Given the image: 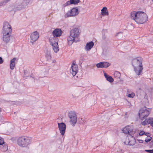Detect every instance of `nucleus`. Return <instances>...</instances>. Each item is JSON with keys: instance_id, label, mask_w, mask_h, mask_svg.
<instances>
[{"instance_id": "a211bd4d", "label": "nucleus", "mask_w": 153, "mask_h": 153, "mask_svg": "<svg viewBox=\"0 0 153 153\" xmlns=\"http://www.w3.org/2000/svg\"><path fill=\"white\" fill-rule=\"evenodd\" d=\"M94 45V43L92 41L87 43L85 47V49L86 51H89L93 47Z\"/></svg>"}, {"instance_id": "5701e85b", "label": "nucleus", "mask_w": 153, "mask_h": 153, "mask_svg": "<svg viewBox=\"0 0 153 153\" xmlns=\"http://www.w3.org/2000/svg\"><path fill=\"white\" fill-rule=\"evenodd\" d=\"M102 39L103 40H105L107 38V35L108 31L106 30H103L102 31Z\"/></svg>"}, {"instance_id": "f3484780", "label": "nucleus", "mask_w": 153, "mask_h": 153, "mask_svg": "<svg viewBox=\"0 0 153 153\" xmlns=\"http://www.w3.org/2000/svg\"><path fill=\"white\" fill-rule=\"evenodd\" d=\"M22 1L21 0H17L15 4V5L17 10H20L24 7L22 5Z\"/></svg>"}, {"instance_id": "7c9ffc66", "label": "nucleus", "mask_w": 153, "mask_h": 153, "mask_svg": "<svg viewBox=\"0 0 153 153\" xmlns=\"http://www.w3.org/2000/svg\"><path fill=\"white\" fill-rule=\"evenodd\" d=\"M114 76L117 78H119L120 76V74L117 71H116L114 73Z\"/></svg>"}, {"instance_id": "1a4fd4ad", "label": "nucleus", "mask_w": 153, "mask_h": 153, "mask_svg": "<svg viewBox=\"0 0 153 153\" xmlns=\"http://www.w3.org/2000/svg\"><path fill=\"white\" fill-rule=\"evenodd\" d=\"M39 37V34L38 32L35 31L33 32L30 35V43L33 45L38 39Z\"/></svg>"}, {"instance_id": "412c9836", "label": "nucleus", "mask_w": 153, "mask_h": 153, "mask_svg": "<svg viewBox=\"0 0 153 153\" xmlns=\"http://www.w3.org/2000/svg\"><path fill=\"white\" fill-rule=\"evenodd\" d=\"M16 60V58H14L13 59L11 60L10 61V68L13 70L14 69L15 65V61Z\"/></svg>"}, {"instance_id": "f704fd0d", "label": "nucleus", "mask_w": 153, "mask_h": 153, "mask_svg": "<svg viewBox=\"0 0 153 153\" xmlns=\"http://www.w3.org/2000/svg\"><path fill=\"white\" fill-rule=\"evenodd\" d=\"M71 4H72L71 2V0H70V1H67L66 3L64 4V5L65 6Z\"/></svg>"}, {"instance_id": "2f4dec72", "label": "nucleus", "mask_w": 153, "mask_h": 153, "mask_svg": "<svg viewBox=\"0 0 153 153\" xmlns=\"http://www.w3.org/2000/svg\"><path fill=\"white\" fill-rule=\"evenodd\" d=\"M102 62H100L99 63H97L96 64V66L98 68H103V64Z\"/></svg>"}, {"instance_id": "9b49d317", "label": "nucleus", "mask_w": 153, "mask_h": 153, "mask_svg": "<svg viewBox=\"0 0 153 153\" xmlns=\"http://www.w3.org/2000/svg\"><path fill=\"white\" fill-rule=\"evenodd\" d=\"M58 126L60 132L62 136H63L65 133L66 126L65 124L63 123H58Z\"/></svg>"}, {"instance_id": "c03bdc74", "label": "nucleus", "mask_w": 153, "mask_h": 153, "mask_svg": "<svg viewBox=\"0 0 153 153\" xmlns=\"http://www.w3.org/2000/svg\"><path fill=\"white\" fill-rule=\"evenodd\" d=\"M5 147L6 148H7L6 146H5Z\"/></svg>"}, {"instance_id": "c756f323", "label": "nucleus", "mask_w": 153, "mask_h": 153, "mask_svg": "<svg viewBox=\"0 0 153 153\" xmlns=\"http://www.w3.org/2000/svg\"><path fill=\"white\" fill-rule=\"evenodd\" d=\"M79 0H71L72 4H76L79 3Z\"/></svg>"}, {"instance_id": "9d476101", "label": "nucleus", "mask_w": 153, "mask_h": 153, "mask_svg": "<svg viewBox=\"0 0 153 153\" xmlns=\"http://www.w3.org/2000/svg\"><path fill=\"white\" fill-rule=\"evenodd\" d=\"M12 31L11 26L9 23L7 22L4 23L3 24L2 33L11 34Z\"/></svg>"}, {"instance_id": "4be33fe9", "label": "nucleus", "mask_w": 153, "mask_h": 153, "mask_svg": "<svg viewBox=\"0 0 153 153\" xmlns=\"http://www.w3.org/2000/svg\"><path fill=\"white\" fill-rule=\"evenodd\" d=\"M101 15L103 16H104L105 15L108 16L109 13L107 10V8L106 7H103V8L101 10Z\"/></svg>"}, {"instance_id": "4468645a", "label": "nucleus", "mask_w": 153, "mask_h": 153, "mask_svg": "<svg viewBox=\"0 0 153 153\" xmlns=\"http://www.w3.org/2000/svg\"><path fill=\"white\" fill-rule=\"evenodd\" d=\"M2 39L3 41L6 44L8 43L10 40L11 34L2 33Z\"/></svg>"}, {"instance_id": "f03ea898", "label": "nucleus", "mask_w": 153, "mask_h": 153, "mask_svg": "<svg viewBox=\"0 0 153 153\" xmlns=\"http://www.w3.org/2000/svg\"><path fill=\"white\" fill-rule=\"evenodd\" d=\"M131 63L136 74L138 76L141 74L143 68L141 59H134L132 60Z\"/></svg>"}, {"instance_id": "393cba45", "label": "nucleus", "mask_w": 153, "mask_h": 153, "mask_svg": "<svg viewBox=\"0 0 153 153\" xmlns=\"http://www.w3.org/2000/svg\"><path fill=\"white\" fill-rule=\"evenodd\" d=\"M104 74L107 81L110 82H112L114 81V79L112 77L108 75L106 73H104Z\"/></svg>"}, {"instance_id": "58836bf2", "label": "nucleus", "mask_w": 153, "mask_h": 153, "mask_svg": "<svg viewBox=\"0 0 153 153\" xmlns=\"http://www.w3.org/2000/svg\"><path fill=\"white\" fill-rule=\"evenodd\" d=\"M3 61L1 57H0V64H2L3 63Z\"/></svg>"}, {"instance_id": "79ce46f5", "label": "nucleus", "mask_w": 153, "mask_h": 153, "mask_svg": "<svg viewBox=\"0 0 153 153\" xmlns=\"http://www.w3.org/2000/svg\"><path fill=\"white\" fill-rule=\"evenodd\" d=\"M150 144H152V145H153V142H150Z\"/></svg>"}, {"instance_id": "6e6552de", "label": "nucleus", "mask_w": 153, "mask_h": 153, "mask_svg": "<svg viewBox=\"0 0 153 153\" xmlns=\"http://www.w3.org/2000/svg\"><path fill=\"white\" fill-rule=\"evenodd\" d=\"M68 117L70 119L71 124L74 126L77 122V117L75 112L73 111L69 112L68 113Z\"/></svg>"}, {"instance_id": "aec40b11", "label": "nucleus", "mask_w": 153, "mask_h": 153, "mask_svg": "<svg viewBox=\"0 0 153 153\" xmlns=\"http://www.w3.org/2000/svg\"><path fill=\"white\" fill-rule=\"evenodd\" d=\"M45 57L47 60H51V56L50 51L48 49H46L45 51Z\"/></svg>"}, {"instance_id": "a878e982", "label": "nucleus", "mask_w": 153, "mask_h": 153, "mask_svg": "<svg viewBox=\"0 0 153 153\" xmlns=\"http://www.w3.org/2000/svg\"><path fill=\"white\" fill-rule=\"evenodd\" d=\"M7 10L9 11H14L17 10L15 5H9L7 7Z\"/></svg>"}, {"instance_id": "473e14b6", "label": "nucleus", "mask_w": 153, "mask_h": 153, "mask_svg": "<svg viewBox=\"0 0 153 153\" xmlns=\"http://www.w3.org/2000/svg\"><path fill=\"white\" fill-rule=\"evenodd\" d=\"M135 96V94L134 93H132L128 95L127 96L128 97L133 98Z\"/></svg>"}, {"instance_id": "6ab92c4d", "label": "nucleus", "mask_w": 153, "mask_h": 153, "mask_svg": "<svg viewBox=\"0 0 153 153\" xmlns=\"http://www.w3.org/2000/svg\"><path fill=\"white\" fill-rule=\"evenodd\" d=\"M49 42L51 45L54 44L55 43H58V39L54 36L51 37L49 39Z\"/></svg>"}, {"instance_id": "c9c22d12", "label": "nucleus", "mask_w": 153, "mask_h": 153, "mask_svg": "<svg viewBox=\"0 0 153 153\" xmlns=\"http://www.w3.org/2000/svg\"><path fill=\"white\" fill-rule=\"evenodd\" d=\"M4 143V141L3 138L0 137V145H2Z\"/></svg>"}, {"instance_id": "a18cd8bd", "label": "nucleus", "mask_w": 153, "mask_h": 153, "mask_svg": "<svg viewBox=\"0 0 153 153\" xmlns=\"http://www.w3.org/2000/svg\"><path fill=\"white\" fill-rule=\"evenodd\" d=\"M152 1L153 2V0H152Z\"/></svg>"}, {"instance_id": "37998d69", "label": "nucleus", "mask_w": 153, "mask_h": 153, "mask_svg": "<svg viewBox=\"0 0 153 153\" xmlns=\"http://www.w3.org/2000/svg\"><path fill=\"white\" fill-rule=\"evenodd\" d=\"M1 111V109L0 108V112Z\"/></svg>"}, {"instance_id": "423d86ee", "label": "nucleus", "mask_w": 153, "mask_h": 153, "mask_svg": "<svg viewBox=\"0 0 153 153\" xmlns=\"http://www.w3.org/2000/svg\"><path fill=\"white\" fill-rule=\"evenodd\" d=\"M149 111L146 109V107H144L141 108L139 111V116L140 118L142 120L145 118L149 114Z\"/></svg>"}, {"instance_id": "a19ab883", "label": "nucleus", "mask_w": 153, "mask_h": 153, "mask_svg": "<svg viewBox=\"0 0 153 153\" xmlns=\"http://www.w3.org/2000/svg\"><path fill=\"white\" fill-rule=\"evenodd\" d=\"M7 130L9 131H11V129L10 128V127H7Z\"/></svg>"}, {"instance_id": "c85d7f7f", "label": "nucleus", "mask_w": 153, "mask_h": 153, "mask_svg": "<svg viewBox=\"0 0 153 153\" xmlns=\"http://www.w3.org/2000/svg\"><path fill=\"white\" fill-rule=\"evenodd\" d=\"M115 36L119 39L123 37V33L121 32H119L115 35Z\"/></svg>"}, {"instance_id": "20e7f679", "label": "nucleus", "mask_w": 153, "mask_h": 153, "mask_svg": "<svg viewBox=\"0 0 153 153\" xmlns=\"http://www.w3.org/2000/svg\"><path fill=\"white\" fill-rule=\"evenodd\" d=\"M32 141L31 138L26 136L19 137L17 140V143L19 146L22 147H27L30 145Z\"/></svg>"}, {"instance_id": "bb28decb", "label": "nucleus", "mask_w": 153, "mask_h": 153, "mask_svg": "<svg viewBox=\"0 0 153 153\" xmlns=\"http://www.w3.org/2000/svg\"><path fill=\"white\" fill-rule=\"evenodd\" d=\"M145 135L147 136V137L145 140L146 142H149L152 139V137L150 136V134L149 133L147 132L145 134Z\"/></svg>"}, {"instance_id": "ddd939ff", "label": "nucleus", "mask_w": 153, "mask_h": 153, "mask_svg": "<svg viewBox=\"0 0 153 153\" xmlns=\"http://www.w3.org/2000/svg\"><path fill=\"white\" fill-rule=\"evenodd\" d=\"M133 129L132 126H126L122 130L123 132L126 134H128L129 135L132 134L133 133Z\"/></svg>"}, {"instance_id": "4c0bfd02", "label": "nucleus", "mask_w": 153, "mask_h": 153, "mask_svg": "<svg viewBox=\"0 0 153 153\" xmlns=\"http://www.w3.org/2000/svg\"><path fill=\"white\" fill-rule=\"evenodd\" d=\"M145 151L148 152L150 153H153V149L152 150H146Z\"/></svg>"}, {"instance_id": "b1692460", "label": "nucleus", "mask_w": 153, "mask_h": 153, "mask_svg": "<svg viewBox=\"0 0 153 153\" xmlns=\"http://www.w3.org/2000/svg\"><path fill=\"white\" fill-rule=\"evenodd\" d=\"M52 48L55 53H57L59 50V48L58 46V43H55L54 44L52 45Z\"/></svg>"}, {"instance_id": "ea45409f", "label": "nucleus", "mask_w": 153, "mask_h": 153, "mask_svg": "<svg viewBox=\"0 0 153 153\" xmlns=\"http://www.w3.org/2000/svg\"><path fill=\"white\" fill-rule=\"evenodd\" d=\"M139 143H143V141L142 140H139Z\"/></svg>"}, {"instance_id": "39448f33", "label": "nucleus", "mask_w": 153, "mask_h": 153, "mask_svg": "<svg viewBox=\"0 0 153 153\" xmlns=\"http://www.w3.org/2000/svg\"><path fill=\"white\" fill-rule=\"evenodd\" d=\"M123 141L125 145L133 146L135 143V140L131 135H129L126 138H124Z\"/></svg>"}, {"instance_id": "0eeeda50", "label": "nucleus", "mask_w": 153, "mask_h": 153, "mask_svg": "<svg viewBox=\"0 0 153 153\" xmlns=\"http://www.w3.org/2000/svg\"><path fill=\"white\" fill-rule=\"evenodd\" d=\"M79 11L77 7H74L68 11L65 15V18L75 16L79 13Z\"/></svg>"}, {"instance_id": "e433bc0d", "label": "nucleus", "mask_w": 153, "mask_h": 153, "mask_svg": "<svg viewBox=\"0 0 153 153\" xmlns=\"http://www.w3.org/2000/svg\"><path fill=\"white\" fill-rule=\"evenodd\" d=\"M145 134L146 133H145V132L143 131H141L140 132L139 134L140 135L142 136L144 134L145 135Z\"/></svg>"}, {"instance_id": "2eb2a0df", "label": "nucleus", "mask_w": 153, "mask_h": 153, "mask_svg": "<svg viewBox=\"0 0 153 153\" xmlns=\"http://www.w3.org/2000/svg\"><path fill=\"white\" fill-rule=\"evenodd\" d=\"M62 31L61 29L56 28L52 32V35L53 36L57 37L60 36L62 34Z\"/></svg>"}, {"instance_id": "7ed1b4c3", "label": "nucleus", "mask_w": 153, "mask_h": 153, "mask_svg": "<svg viewBox=\"0 0 153 153\" xmlns=\"http://www.w3.org/2000/svg\"><path fill=\"white\" fill-rule=\"evenodd\" d=\"M79 28L76 27L73 29L70 32V36L67 38L68 44L69 45H71L77 39L79 34Z\"/></svg>"}, {"instance_id": "cd10ccee", "label": "nucleus", "mask_w": 153, "mask_h": 153, "mask_svg": "<svg viewBox=\"0 0 153 153\" xmlns=\"http://www.w3.org/2000/svg\"><path fill=\"white\" fill-rule=\"evenodd\" d=\"M103 64V68H107L110 65V64L109 63L106 62H102Z\"/></svg>"}, {"instance_id": "f8f14e48", "label": "nucleus", "mask_w": 153, "mask_h": 153, "mask_svg": "<svg viewBox=\"0 0 153 153\" xmlns=\"http://www.w3.org/2000/svg\"><path fill=\"white\" fill-rule=\"evenodd\" d=\"M78 71V68L77 65L73 63L71 67V69L70 70V73L73 76H74L76 75Z\"/></svg>"}, {"instance_id": "dca6fc26", "label": "nucleus", "mask_w": 153, "mask_h": 153, "mask_svg": "<svg viewBox=\"0 0 153 153\" xmlns=\"http://www.w3.org/2000/svg\"><path fill=\"white\" fill-rule=\"evenodd\" d=\"M141 124L143 125L144 126L150 124L153 127V118L151 117L149 118L142 122Z\"/></svg>"}, {"instance_id": "72a5a7b5", "label": "nucleus", "mask_w": 153, "mask_h": 153, "mask_svg": "<svg viewBox=\"0 0 153 153\" xmlns=\"http://www.w3.org/2000/svg\"><path fill=\"white\" fill-rule=\"evenodd\" d=\"M143 92V91L141 90L140 88H139L137 91V95H141V93Z\"/></svg>"}, {"instance_id": "f257e3e1", "label": "nucleus", "mask_w": 153, "mask_h": 153, "mask_svg": "<svg viewBox=\"0 0 153 153\" xmlns=\"http://www.w3.org/2000/svg\"><path fill=\"white\" fill-rule=\"evenodd\" d=\"M131 18L138 24H142L148 20V16L144 12L133 11L131 13Z\"/></svg>"}]
</instances>
